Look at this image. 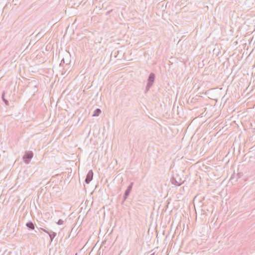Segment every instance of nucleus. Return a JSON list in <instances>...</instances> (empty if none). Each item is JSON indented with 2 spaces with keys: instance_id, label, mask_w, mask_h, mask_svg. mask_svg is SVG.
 I'll list each match as a JSON object with an SVG mask.
<instances>
[{
  "instance_id": "423d86ee",
  "label": "nucleus",
  "mask_w": 255,
  "mask_h": 255,
  "mask_svg": "<svg viewBox=\"0 0 255 255\" xmlns=\"http://www.w3.org/2000/svg\"><path fill=\"white\" fill-rule=\"evenodd\" d=\"M49 233L48 235L50 239V242H52L54 238L56 236L57 234L51 230L50 232H49Z\"/></svg>"
},
{
  "instance_id": "20e7f679",
  "label": "nucleus",
  "mask_w": 255,
  "mask_h": 255,
  "mask_svg": "<svg viewBox=\"0 0 255 255\" xmlns=\"http://www.w3.org/2000/svg\"><path fill=\"white\" fill-rule=\"evenodd\" d=\"M26 226L29 230H33L34 229L35 226L31 221H29L26 224Z\"/></svg>"
},
{
  "instance_id": "f257e3e1",
  "label": "nucleus",
  "mask_w": 255,
  "mask_h": 255,
  "mask_svg": "<svg viewBox=\"0 0 255 255\" xmlns=\"http://www.w3.org/2000/svg\"><path fill=\"white\" fill-rule=\"evenodd\" d=\"M155 77V76L154 73H151L149 74L147 79V83L145 88V93L147 92L149 90L150 87L152 86L154 82Z\"/></svg>"
},
{
  "instance_id": "2eb2a0df",
  "label": "nucleus",
  "mask_w": 255,
  "mask_h": 255,
  "mask_svg": "<svg viewBox=\"0 0 255 255\" xmlns=\"http://www.w3.org/2000/svg\"><path fill=\"white\" fill-rule=\"evenodd\" d=\"M150 255H154V253H152V254H151Z\"/></svg>"
},
{
  "instance_id": "7ed1b4c3",
  "label": "nucleus",
  "mask_w": 255,
  "mask_h": 255,
  "mask_svg": "<svg viewBox=\"0 0 255 255\" xmlns=\"http://www.w3.org/2000/svg\"><path fill=\"white\" fill-rule=\"evenodd\" d=\"M93 172L92 170H90L89 171V172H88V173L87 174L85 182L87 184H89L91 181V180L93 179Z\"/></svg>"
},
{
  "instance_id": "ddd939ff",
  "label": "nucleus",
  "mask_w": 255,
  "mask_h": 255,
  "mask_svg": "<svg viewBox=\"0 0 255 255\" xmlns=\"http://www.w3.org/2000/svg\"><path fill=\"white\" fill-rule=\"evenodd\" d=\"M41 230H42L43 232H44L45 233H47V234H49V232H50V231H48L45 229H43V228H41Z\"/></svg>"
},
{
  "instance_id": "dca6fc26",
  "label": "nucleus",
  "mask_w": 255,
  "mask_h": 255,
  "mask_svg": "<svg viewBox=\"0 0 255 255\" xmlns=\"http://www.w3.org/2000/svg\"><path fill=\"white\" fill-rule=\"evenodd\" d=\"M75 255H77V253H76V254H75Z\"/></svg>"
},
{
  "instance_id": "f8f14e48",
  "label": "nucleus",
  "mask_w": 255,
  "mask_h": 255,
  "mask_svg": "<svg viewBox=\"0 0 255 255\" xmlns=\"http://www.w3.org/2000/svg\"><path fill=\"white\" fill-rule=\"evenodd\" d=\"M64 222L62 220V219H59L58 222H57V224L58 225H62L63 224Z\"/></svg>"
},
{
  "instance_id": "6e6552de",
  "label": "nucleus",
  "mask_w": 255,
  "mask_h": 255,
  "mask_svg": "<svg viewBox=\"0 0 255 255\" xmlns=\"http://www.w3.org/2000/svg\"><path fill=\"white\" fill-rule=\"evenodd\" d=\"M130 193V191H128L126 189V190L125 192L124 195V198H123L122 203H123L126 200L128 197L129 196Z\"/></svg>"
},
{
  "instance_id": "f03ea898",
  "label": "nucleus",
  "mask_w": 255,
  "mask_h": 255,
  "mask_svg": "<svg viewBox=\"0 0 255 255\" xmlns=\"http://www.w3.org/2000/svg\"><path fill=\"white\" fill-rule=\"evenodd\" d=\"M33 153L31 151H27L23 156V159L26 164H28L33 157Z\"/></svg>"
},
{
  "instance_id": "9b49d317",
  "label": "nucleus",
  "mask_w": 255,
  "mask_h": 255,
  "mask_svg": "<svg viewBox=\"0 0 255 255\" xmlns=\"http://www.w3.org/2000/svg\"><path fill=\"white\" fill-rule=\"evenodd\" d=\"M133 184V182L130 183V184L128 186L127 190L131 192Z\"/></svg>"
},
{
  "instance_id": "9d476101",
  "label": "nucleus",
  "mask_w": 255,
  "mask_h": 255,
  "mask_svg": "<svg viewBox=\"0 0 255 255\" xmlns=\"http://www.w3.org/2000/svg\"><path fill=\"white\" fill-rule=\"evenodd\" d=\"M4 94H5V93H4V92H3L2 94L1 98L2 99V101L6 105H8V101L4 98Z\"/></svg>"
},
{
  "instance_id": "1a4fd4ad",
  "label": "nucleus",
  "mask_w": 255,
  "mask_h": 255,
  "mask_svg": "<svg viewBox=\"0 0 255 255\" xmlns=\"http://www.w3.org/2000/svg\"><path fill=\"white\" fill-rule=\"evenodd\" d=\"M44 34L41 32V31L39 32L36 35H35V40H39L42 37H43Z\"/></svg>"
},
{
  "instance_id": "4468645a",
  "label": "nucleus",
  "mask_w": 255,
  "mask_h": 255,
  "mask_svg": "<svg viewBox=\"0 0 255 255\" xmlns=\"http://www.w3.org/2000/svg\"><path fill=\"white\" fill-rule=\"evenodd\" d=\"M62 63H65V61H64V59H63L61 60V63H60V65H61Z\"/></svg>"
},
{
  "instance_id": "39448f33",
  "label": "nucleus",
  "mask_w": 255,
  "mask_h": 255,
  "mask_svg": "<svg viewBox=\"0 0 255 255\" xmlns=\"http://www.w3.org/2000/svg\"><path fill=\"white\" fill-rule=\"evenodd\" d=\"M170 182L172 184H174L176 186H180L181 185V183L179 181L176 180V179L174 177H172L170 179Z\"/></svg>"
},
{
  "instance_id": "0eeeda50",
  "label": "nucleus",
  "mask_w": 255,
  "mask_h": 255,
  "mask_svg": "<svg viewBox=\"0 0 255 255\" xmlns=\"http://www.w3.org/2000/svg\"><path fill=\"white\" fill-rule=\"evenodd\" d=\"M101 110L100 109L97 108L94 111L92 116L93 117H98L99 116V115L101 114Z\"/></svg>"
}]
</instances>
